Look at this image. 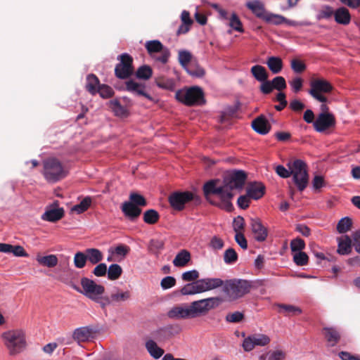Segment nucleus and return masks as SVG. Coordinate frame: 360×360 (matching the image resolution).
<instances>
[{"mask_svg":"<svg viewBox=\"0 0 360 360\" xmlns=\"http://www.w3.org/2000/svg\"><path fill=\"white\" fill-rule=\"evenodd\" d=\"M247 179L243 170H233L225 176L222 183L219 179L208 181L203 186V193L206 200L212 205L226 212H231L233 205L231 202L234 197V189L242 190Z\"/></svg>","mask_w":360,"mask_h":360,"instance_id":"obj_1","label":"nucleus"},{"mask_svg":"<svg viewBox=\"0 0 360 360\" xmlns=\"http://www.w3.org/2000/svg\"><path fill=\"white\" fill-rule=\"evenodd\" d=\"M2 339L10 355L20 353L26 346L25 335L21 330H8L2 334Z\"/></svg>","mask_w":360,"mask_h":360,"instance_id":"obj_2","label":"nucleus"},{"mask_svg":"<svg viewBox=\"0 0 360 360\" xmlns=\"http://www.w3.org/2000/svg\"><path fill=\"white\" fill-rule=\"evenodd\" d=\"M223 285L224 292L231 300L243 297L250 292L252 288L250 281L238 278L228 280Z\"/></svg>","mask_w":360,"mask_h":360,"instance_id":"obj_3","label":"nucleus"},{"mask_svg":"<svg viewBox=\"0 0 360 360\" xmlns=\"http://www.w3.org/2000/svg\"><path fill=\"white\" fill-rule=\"evenodd\" d=\"M43 174L46 180L54 183L65 178L67 172L59 160L49 158L43 161Z\"/></svg>","mask_w":360,"mask_h":360,"instance_id":"obj_4","label":"nucleus"},{"mask_svg":"<svg viewBox=\"0 0 360 360\" xmlns=\"http://www.w3.org/2000/svg\"><path fill=\"white\" fill-rule=\"evenodd\" d=\"M222 302L220 297H210L191 302L188 307L191 318L206 315L210 310L218 307Z\"/></svg>","mask_w":360,"mask_h":360,"instance_id":"obj_5","label":"nucleus"},{"mask_svg":"<svg viewBox=\"0 0 360 360\" xmlns=\"http://www.w3.org/2000/svg\"><path fill=\"white\" fill-rule=\"evenodd\" d=\"M292 175V181L300 191H303L308 185L309 175L307 165L302 160H295L288 164Z\"/></svg>","mask_w":360,"mask_h":360,"instance_id":"obj_6","label":"nucleus"},{"mask_svg":"<svg viewBox=\"0 0 360 360\" xmlns=\"http://www.w3.org/2000/svg\"><path fill=\"white\" fill-rule=\"evenodd\" d=\"M120 60L115 68V75L121 79H127L134 73L133 65V58L127 53H122L117 57Z\"/></svg>","mask_w":360,"mask_h":360,"instance_id":"obj_7","label":"nucleus"},{"mask_svg":"<svg viewBox=\"0 0 360 360\" xmlns=\"http://www.w3.org/2000/svg\"><path fill=\"white\" fill-rule=\"evenodd\" d=\"M145 48L150 56L155 61L162 64L167 63L170 56L169 50L164 46L159 40L147 41L145 44Z\"/></svg>","mask_w":360,"mask_h":360,"instance_id":"obj_8","label":"nucleus"},{"mask_svg":"<svg viewBox=\"0 0 360 360\" xmlns=\"http://www.w3.org/2000/svg\"><path fill=\"white\" fill-rule=\"evenodd\" d=\"M175 98L186 105H202L205 103L203 91H176Z\"/></svg>","mask_w":360,"mask_h":360,"instance_id":"obj_9","label":"nucleus"},{"mask_svg":"<svg viewBox=\"0 0 360 360\" xmlns=\"http://www.w3.org/2000/svg\"><path fill=\"white\" fill-rule=\"evenodd\" d=\"M270 341V338L265 334L254 333L244 339L242 346L245 352H250L255 347H264L269 345Z\"/></svg>","mask_w":360,"mask_h":360,"instance_id":"obj_10","label":"nucleus"},{"mask_svg":"<svg viewBox=\"0 0 360 360\" xmlns=\"http://www.w3.org/2000/svg\"><path fill=\"white\" fill-rule=\"evenodd\" d=\"M81 285L83 288L82 293L91 300L97 299L98 296L103 295L105 288L96 284L94 281L88 278H82Z\"/></svg>","mask_w":360,"mask_h":360,"instance_id":"obj_11","label":"nucleus"},{"mask_svg":"<svg viewBox=\"0 0 360 360\" xmlns=\"http://www.w3.org/2000/svg\"><path fill=\"white\" fill-rule=\"evenodd\" d=\"M181 328L177 324H169L158 328L152 333L155 339L165 342L179 333Z\"/></svg>","mask_w":360,"mask_h":360,"instance_id":"obj_12","label":"nucleus"},{"mask_svg":"<svg viewBox=\"0 0 360 360\" xmlns=\"http://www.w3.org/2000/svg\"><path fill=\"white\" fill-rule=\"evenodd\" d=\"M193 198V194L189 191L174 192L169 197V202L173 208L181 210L185 204L192 200Z\"/></svg>","mask_w":360,"mask_h":360,"instance_id":"obj_13","label":"nucleus"},{"mask_svg":"<svg viewBox=\"0 0 360 360\" xmlns=\"http://www.w3.org/2000/svg\"><path fill=\"white\" fill-rule=\"evenodd\" d=\"M335 125V119L330 113L321 112L314 122V127L318 132H323Z\"/></svg>","mask_w":360,"mask_h":360,"instance_id":"obj_14","label":"nucleus"},{"mask_svg":"<svg viewBox=\"0 0 360 360\" xmlns=\"http://www.w3.org/2000/svg\"><path fill=\"white\" fill-rule=\"evenodd\" d=\"M250 225L255 239L258 242L264 241L268 236L267 229L259 218H251Z\"/></svg>","mask_w":360,"mask_h":360,"instance_id":"obj_15","label":"nucleus"},{"mask_svg":"<svg viewBox=\"0 0 360 360\" xmlns=\"http://www.w3.org/2000/svg\"><path fill=\"white\" fill-rule=\"evenodd\" d=\"M129 103L122 104L121 101L117 99L109 101V108L116 117L120 118H125L129 115Z\"/></svg>","mask_w":360,"mask_h":360,"instance_id":"obj_16","label":"nucleus"},{"mask_svg":"<svg viewBox=\"0 0 360 360\" xmlns=\"http://www.w3.org/2000/svg\"><path fill=\"white\" fill-rule=\"evenodd\" d=\"M200 293L210 291L224 285V281L219 278H205L198 280Z\"/></svg>","mask_w":360,"mask_h":360,"instance_id":"obj_17","label":"nucleus"},{"mask_svg":"<svg viewBox=\"0 0 360 360\" xmlns=\"http://www.w3.org/2000/svg\"><path fill=\"white\" fill-rule=\"evenodd\" d=\"M94 333V330L91 327H80L74 330L72 338L80 344L81 342H88L93 339Z\"/></svg>","mask_w":360,"mask_h":360,"instance_id":"obj_18","label":"nucleus"},{"mask_svg":"<svg viewBox=\"0 0 360 360\" xmlns=\"http://www.w3.org/2000/svg\"><path fill=\"white\" fill-rule=\"evenodd\" d=\"M167 315L172 319H192L188 306H175L167 311Z\"/></svg>","mask_w":360,"mask_h":360,"instance_id":"obj_19","label":"nucleus"},{"mask_svg":"<svg viewBox=\"0 0 360 360\" xmlns=\"http://www.w3.org/2000/svg\"><path fill=\"white\" fill-rule=\"evenodd\" d=\"M285 88V79L281 76H277L271 81L268 80L260 86V90H283Z\"/></svg>","mask_w":360,"mask_h":360,"instance_id":"obj_20","label":"nucleus"},{"mask_svg":"<svg viewBox=\"0 0 360 360\" xmlns=\"http://www.w3.org/2000/svg\"><path fill=\"white\" fill-rule=\"evenodd\" d=\"M265 186L260 182L250 183L246 188V193L252 199L259 200L264 194Z\"/></svg>","mask_w":360,"mask_h":360,"instance_id":"obj_21","label":"nucleus"},{"mask_svg":"<svg viewBox=\"0 0 360 360\" xmlns=\"http://www.w3.org/2000/svg\"><path fill=\"white\" fill-rule=\"evenodd\" d=\"M252 127L256 132L264 135L269 131L271 125L264 115H260L252 122Z\"/></svg>","mask_w":360,"mask_h":360,"instance_id":"obj_22","label":"nucleus"},{"mask_svg":"<svg viewBox=\"0 0 360 360\" xmlns=\"http://www.w3.org/2000/svg\"><path fill=\"white\" fill-rule=\"evenodd\" d=\"M121 209L124 216L131 221H134L141 213V208L128 201L122 203Z\"/></svg>","mask_w":360,"mask_h":360,"instance_id":"obj_23","label":"nucleus"},{"mask_svg":"<svg viewBox=\"0 0 360 360\" xmlns=\"http://www.w3.org/2000/svg\"><path fill=\"white\" fill-rule=\"evenodd\" d=\"M246 7L250 9L257 18L264 20L268 11L264 8V4L259 1L254 0L248 1Z\"/></svg>","mask_w":360,"mask_h":360,"instance_id":"obj_24","label":"nucleus"},{"mask_svg":"<svg viewBox=\"0 0 360 360\" xmlns=\"http://www.w3.org/2000/svg\"><path fill=\"white\" fill-rule=\"evenodd\" d=\"M309 83L310 90H333L331 83L323 77L313 76Z\"/></svg>","mask_w":360,"mask_h":360,"instance_id":"obj_25","label":"nucleus"},{"mask_svg":"<svg viewBox=\"0 0 360 360\" xmlns=\"http://www.w3.org/2000/svg\"><path fill=\"white\" fill-rule=\"evenodd\" d=\"M351 14L349 10L344 7H340L335 11V21L340 25H347L351 22Z\"/></svg>","mask_w":360,"mask_h":360,"instance_id":"obj_26","label":"nucleus"},{"mask_svg":"<svg viewBox=\"0 0 360 360\" xmlns=\"http://www.w3.org/2000/svg\"><path fill=\"white\" fill-rule=\"evenodd\" d=\"M86 89V90H111L108 86L101 84L98 78L94 74L87 75Z\"/></svg>","mask_w":360,"mask_h":360,"instance_id":"obj_27","label":"nucleus"},{"mask_svg":"<svg viewBox=\"0 0 360 360\" xmlns=\"http://www.w3.org/2000/svg\"><path fill=\"white\" fill-rule=\"evenodd\" d=\"M146 349L149 354L155 359H160L165 353L163 349L160 347L153 340H148L145 344Z\"/></svg>","mask_w":360,"mask_h":360,"instance_id":"obj_28","label":"nucleus"},{"mask_svg":"<svg viewBox=\"0 0 360 360\" xmlns=\"http://www.w3.org/2000/svg\"><path fill=\"white\" fill-rule=\"evenodd\" d=\"M64 215L63 208H51L47 210L42 215V219L48 221L55 222L60 220Z\"/></svg>","mask_w":360,"mask_h":360,"instance_id":"obj_29","label":"nucleus"},{"mask_svg":"<svg viewBox=\"0 0 360 360\" xmlns=\"http://www.w3.org/2000/svg\"><path fill=\"white\" fill-rule=\"evenodd\" d=\"M338 240V252L340 255H345L352 251V239L349 236L345 235Z\"/></svg>","mask_w":360,"mask_h":360,"instance_id":"obj_30","label":"nucleus"},{"mask_svg":"<svg viewBox=\"0 0 360 360\" xmlns=\"http://www.w3.org/2000/svg\"><path fill=\"white\" fill-rule=\"evenodd\" d=\"M250 72L254 78L262 84L268 81V72L264 67L255 65L251 68Z\"/></svg>","mask_w":360,"mask_h":360,"instance_id":"obj_31","label":"nucleus"},{"mask_svg":"<svg viewBox=\"0 0 360 360\" xmlns=\"http://www.w3.org/2000/svg\"><path fill=\"white\" fill-rule=\"evenodd\" d=\"M324 336L328 341V342L330 344V346L335 345L340 338V334L339 331L335 328H324Z\"/></svg>","mask_w":360,"mask_h":360,"instance_id":"obj_32","label":"nucleus"},{"mask_svg":"<svg viewBox=\"0 0 360 360\" xmlns=\"http://www.w3.org/2000/svg\"><path fill=\"white\" fill-rule=\"evenodd\" d=\"M190 260V252L186 250H182L174 257L173 264L176 267H182L185 266Z\"/></svg>","mask_w":360,"mask_h":360,"instance_id":"obj_33","label":"nucleus"},{"mask_svg":"<svg viewBox=\"0 0 360 360\" xmlns=\"http://www.w3.org/2000/svg\"><path fill=\"white\" fill-rule=\"evenodd\" d=\"M266 63L274 74L279 73L283 69V61L279 57L271 56L268 58Z\"/></svg>","mask_w":360,"mask_h":360,"instance_id":"obj_34","label":"nucleus"},{"mask_svg":"<svg viewBox=\"0 0 360 360\" xmlns=\"http://www.w3.org/2000/svg\"><path fill=\"white\" fill-rule=\"evenodd\" d=\"M134 74L136 79L141 80H148L153 75V70L148 65H143L137 68L136 71H134Z\"/></svg>","mask_w":360,"mask_h":360,"instance_id":"obj_35","label":"nucleus"},{"mask_svg":"<svg viewBox=\"0 0 360 360\" xmlns=\"http://www.w3.org/2000/svg\"><path fill=\"white\" fill-rule=\"evenodd\" d=\"M87 260L92 264L99 263L103 259L102 252L96 248H88L85 250Z\"/></svg>","mask_w":360,"mask_h":360,"instance_id":"obj_36","label":"nucleus"},{"mask_svg":"<svg viewBox=\"0 0 360 360\" xmlns=\"http://www.w3.org/2000/svg\"><path fill=\"white\" fill-rule=\"evenodd\" d=\"M180 292L183 295H191L200 293L198 280L185 285L180 290Z\"/></svg>","mask_w":360,"mask_h":360,"instance_id":"obj_37","label":"nucleus"},{"mask_svg":"<svg viewBox=\"0 0 360 360\" xmlns=\"http://www.w3.org/2000/svg\"><path fill=\"white\" fill-rule=\"evenodd\" d=\"M37 261L41 265L49 268L54 267L58 264V258L54 255L47 256L37 257Z\"/></svg>","mask_w":360,"mask_h":360,"instance_id":"obj_38","label":"nucleus"},{"mask_svg":"<svg viewBox=\"0 0 360 360\" xmlns=\"http://www.w3.org/2000/svg\"><path fill=\"white\" fill-rule=\"evenodd\" d=\"M155 83L160 89L172 90L174 86V81L165 76H160L155 78Z\"/></svg>","mask_w":360,"mask_h":360,"instance_id":"obj_39","label":"nucleus"},{"mask_svg":"<svg viewBox=\"0 0 360 360\" xmlns=\"http://www.w3.org/2000/svg\"><path fill=\"white\" fill-rule=\"evenodd\" d=\"M91 204V198L90 197H86L79 204L74 205L71 211L77 214H82L88 210Z\"/></svg>","mask_w":360,"mask_h":360,"instance_id":"obj_40","label":"nucleus"},{"mask_svg":"<svg viewBox=\"0 0 360 360\" xmlns=\"http://www.w3.org/2000/svg\"><path fill=\"white\" fill-rule=\"evenodd\" d=\"M108 278L109 280L115 281L118 279L122 274V267L117 264L110 265L108 269H107Z\"/></svg>","mask_w":360,"mask_h":360,"instance_id":"obj_41","label":"nucleus"},{"mask_svg":"<svg viewBox=\"0 0 360 360\" xmlns=\"http://www.w3.org/2000/svg\"><path fill=\"white\" fill-rule=\"evenodd\" d=\"M159 218L160 215L158 212L153 209L146 210L143 213V221L148 224H155L159 220Z\"/></svg>","mask_w":360,"mask_h":360,"instance_id":"obj_42","label":"nucleus"},{"mask_svg":"<svg viewBox=\"0 0 360 360\" xmlns=\"http://www.w3.org/2000/svg\"><path fill=\"white\" fill-rule=\"evenodd\" d=\"M109 297L111 302H125L130 299L131 293L129 291L120 292L117 290V292H112Z\"/></svg>","mask_w":360,"mask_h":360,"instance_id":"obj_43","label":"nucleus"},{"mask_svg":"<svg viewBox=\"0 0 360 360\" xmlns=\"http://www.w3.org/2000/svg\"><path fill=\"white\" fill-rule=\"evenodd\" d=\"M237 110V106H229L221 112V115L219 117V122L221 124L226 123L236 112Z\"/></svg>","mask_w":360,"mask_h":360,"instance_id":"obj_44","label":"nucleus"},{"mask_svg":"<svg viewBox=\"0 0 360 360\" xmlns=\"http://www.w3.org/2000/svg\"><path fill=\"white\" fill-rule=\"evenodd\" d=\"M163 248L164 242L162 240L158 239H152L149 243L148 250L151 253L155 255L156 256H158L160 250H162Z\"/></svg>","mask_w":360,"mask_h":360,"instance_id":"obj_45","label":"nucleus"},{"mask_svg":"<svg viewBox=\"0 0 360 360\" xmlns=\"http://www.w3.org/2000/svg\"><path fill=\"white\" fill-rule=\"evenodd\" d=\"M238 254L232 248H228L224 254V261L226 264H232L237 262Z\"/></svg>","mask_w":360,"mask_h":360,"instance_id":"obj_46","label":"nucleus"},{"mask_svg":"<svg viewBox=\"0 0 360 360\" xmlns=\"http://www.w3.org/2000/svg\"><path fill=\"white\" fill-rule=\"evenodd\" d=\"M278 307L283 310V312L285 313L286 316L297 315L302 313V309L300 307L293 305L281 304H278Z\"/></svg>","mask_w":360,"mask_h":360,"instance_id":"obj_47","label":"nucleus"},{"mask_svg":"<svg viewBox=\"0 0 360 360\" xmlns=\"http://www.w3.org/2000/svg\"><path fill=\"white\" fill-rule=\"evenodd\" d=\"M352 224V222L350 218L344 217L339 221L337 225V230L340 233H346L349 230Z\"/></svg>","mask_w":360,"mask_h":360,"instance_id":"obj_48","label":"nucleus"},{"mask_svg":"<svg viewBox=\"0 0 360 360\" xmlns=\"http://www.w3.org/2000/svg\"><path fill=\"white\" fill-rule=\"evenodd\" d=\"M264 20L274 25H281L285 21V18L280 15L273 14L267 12Z\"/></svg>","mask_w":360,"mask_h":360,"instance_id":"obj_49","label":"nucleus"},{"mask_svg":"<svg viewBox=\"0 0 360 360\" xmlns=\"http://www.w3.org/2000/svg\"><path fill=\"white\" fill-rule=\"evenodd\" d=\"M229 26L234 30L238 31L239 32H244L240 20L239 19L238 16L234 13L231 14V16L230 18Z\"/></svg>","mask_w":360,"mask_h":360,"instance_id":"obj_50","label":"nucleus"},{"mask_svg":"<svg viewBox=\"0 0 360 360\" xmlns=\"http://www.w3.org/2000/svg\"><path fill=\"white\" fill-rule=\"evenodd\" d=\"M129 199L131 200L130 202L133 203L136 207H144L147 205V202L145 198L137 193H131L129 195Z\"/></svg>","mask_w":360,"mask_h":360,"instance_id":"obj_51","label":"nucleus"},{"mask_svg":"<svg viewBox=\"0 0 360 360\" xmlns=\"http://www.w3.org/2000/svg\"><path fill=\"white\" fill-rule=\"evenodd\" d=\"M309 257L304 252H297L293 255V261L298 266H304L308 263Z\"/></svg>","mask_w":360,"mask_h":360,"instance_id":"obj_52","label":"nucleus"},{"mask_svg":"<svg viewBox=\"0 0 360 360\" xmlns=\"http://www.w3.org/2000/svg\"><path fill=\"white\" fill-rule=\"evenodd\" d=\"M87 261L85 252H77L74 257V264L77 268H83Z\"/></svg>","mask_w":360,"mask_h":360,"instance_id":"obj_53","label":"nucleus"},{"mask_svg":"<svg viewBox=\"0 0 360 360\" xmlns=\"http://www.w3.org/2000/svg\"><path fill=\"white\" fill-rule=\"evenodd\" d=\"M304 248H305L304 241L300 238L293 239L290 242L291 251L295 253L297 252H301L303 249H304Z\"/></svg>","mask_w":360,"mask_h":360,"instance_id":"obj_54","label":"nucleus"},{"mask_svg":"<svg viewBox=\"0 0 360 360\" xmlns=\"http://www.w3.org/2000/svg\"><path fill=\"white\" fill-rule=\"evenodd\" d=\"M199 278V272L197 270L188 271L182 274L181 278L184 281L194 282Z\"/></svg>","mask_w":360,"mask_h":360,"instance_id":"obj_55","label":"nucleus"},{"mask_svg":"<svg viewBox=\"0 0 360 360\" xmlns=\"http://www.w3.org/2000/svg\"><path fill=\"white\" fill-rule=\"evenodd\" d=\"M191 58L192 56L189 51H180L179 52V62L183 67L187 66V65L191 62Z\"/></svg>","mask_w":360,"mask_h":360,"instance_id":"obj_56","label":"nucleus"},{"mask_svg":"<svg viewBox=\"0 0 360 360\" xmlns=\"http://www.w3.org/2000/svg\"><path fill=\"white\" fill-rule=\"evenodd\" d=\"M244 319V314L240 311H235L233 313L228 314L226 316V321L229 323H239Z\"/></svg>","mask_w":360,"mask_h":360,"instance_id":"obj_57","label":"nucleus"},{"mask_svg":"<svg viewBox=\"0 0 360 360\" xmlns=\"http://www.w3.org/2000/svg\"><path fill=\"white\" fill-rule=\"evenodd\" d=\"M129 251V247L124 244H120L116 246L113 250H110L112 254H115L116 255L122 256L123 257H125Z\"/></svg>","mask_w":360,"mask_h":360,"instance_id":"obj_58","label":"nucleus"},{"mask_svg":"<svg viewBox=\"0 0 360 360\" xmlns=\"http://www.w3.org/2000/svg\"><path fill=\"white\" fill-rule=\"evenodd\" d=\"M233 228L234 231L236 233H242V231L245 228V220L243 217L238 216L234 218L233 221Z\"/></svg>","mask_w":360,"mask_h":360,"instance_id":"obj_59","label":"nucleus"},{"mask_svg":"<svg viewBox=\"0 0 360 360\" xmlns=\"http://www.w3.org/2000/svg\"><path fill=\"white\" fill-rule=\"evenodd\" d=\"M176 285V279L173 276H166L163 278L160 282V285L162 289L167 290Z\"/></svg>","mask_w":360,"mask_h":360,"instance_id":"obj_60","label":"nucleus"},{"mask_svg":"<svg viewBox=\"0 0 360 360\" xmlns=\"http://www.w3.org/2000/svg\"><path fill=\"white\" fill-rule=\"evenodd\" d=\"M291 68L294 72L301 73L306 70V65L302 60L293 59L291 61Z\"/></svg>","mask_w":360,"mask_h":360,"instance_id":"obj_61","label":"nucleus"},{"mask_svg":"<svg viewBox=\"0 0 360 360\" xmlns=\"http://www.w3.org/2000/svg\"><path fill=\"white\" fill-rule=\"evenodd\" d=\"M285 356V353L282 350H275L267 354V360H283Z\"/></svg>","mask_w":360,"mask_h":360,"instance_id":"obj_62","label":"nucleus"},{"mask_svg":"<svg viewBox=\"0 0 360 360\" xmlns=\"http://www.w3.org/2000/svg\"><path fill=\"white\" fill-rule=\"evenodd\" d=\"M250 198L247 193L245 195H240L237 200L238 206L243 210L247 209L250 205Z\"/></svg>","mask_w":360,"mask_h":360,"instance_id":"obj_63","label":"nucleus"},{"mask_svg":"<svg viewBox=\"0 0 360 360\" xmlns=\"http://www.w3.org/2000/svg\"><path fill=\"white\" fill-rule=\"evenodd\" d=\"M333 15L335 17V11H333L332 7L329 6H326L320 11L319 18L328 19L331 18Z\"/></svg>","mask_w":360,"mask_h":360,"instance_id":"obj_64","label":"nucleus"}]
</instances>
